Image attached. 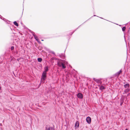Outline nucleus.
<instances>
[{"label":"nucleus","instance_id":"f257e3e1","mask_svg":"<svg viewBox=\"0 0 130 130\" xmlns=\"http://www.w3.org/2000/svg\"><path fill=\"white\" fill-rule=\"evenodd\" d=\"M44 69L45 71L43 72L41 78V83H44V82L43 81L45 80L46 78V72L48 70V67L47 66L45 67Z\"/></svg>","mask_w":130,"mask_h":130},{"label":"nucleus","instance_id":"f03ea898","mask_svg":"<svg viewBox=\"0 0 130 130\" xmlns=\"http://www.w3.org/2000/svg\"><path fill=\"white\" fill-rule=\"evenodd\" d=\"M67 62L66 61H64L63 62H59L57 63L59 67H62V68L63 69L65 68L66 67V65H67Z\"/></svg>","mask_w":130,"mask_h":130},{"label":"nucleus","instance_id":"7ed1b4c3","mask_svg":"<svg viewBox=\"0 0 130 130\" xmlns=\"http://www.w3.org/2000/svg\"><path fill=\"white\" fill-rule=\"evenodd\" d=\"M86 121L87 122L89 123L90 124L91 122V118L89 117H87L86 118Z\"/></svg>","mask_w":130,"mask_h":130},{"label":"nucleus","instance_id":"20e7f679","mask_svg":"<svg viewBox=\"0 0 130 130\" xmlns=\"http://www.w3.org/2000/svg\"><path fill=\"white\" fill-rule=\"evenodd\" d=\"M77 96L78 98L80 99H82L83 98V95L80 93H79L78 94Z\"/></svg>","mask_w":130,"mask_h":130},{"label":"nucleus","instance_id":"39448f33","mask_svg":"<svg viewBox=\"0 0 130 130\" xmlns=\"http://www.w3.org/2000/svg\"><path fill=\"white\" fill-rule=\"evenodd\" d=\"M79 126V123L78 121H77L75 124V129L78 128Z\"/></svg>","mask_w":130,"mask_h":130},{"label":"nucleus","instance_id":"423d86ee","mask_svg":"<svg viewBox=\"0 0 130 130\" xmlns=\"http://www.w3.org/2000/svg\"><path fill=\"white\" fill-rule=\"evenodd\" d=\"M46 130H54V129L52 127L47 126L46 128Z\"/></svg>","mask_w":130,"mask_h":130},{"label":"nucleus","instance_id":"0eeeda50","mask_svg":"<svg viewBox=\"0 0 130 130\" xmlns=\"http://www.w3.org/2000/svg\"><path fill=\"white\" fill-rule=\"evenodd\" d=\"M129 85L128 84H127L124 85V87L125 88H128L129 87Z\"/></svg>","mask_w":130,"mask_h":130},{"label":"nucleus","instance_id":"6e6552de","mask_svg":"<svg viewBox=\"0 0 130 130\" xmlns=\"http://www.w3.org/2000/svg\"><path fill=\"white\" fill-rule=\"evenodd\" d=\"M34 37H35V39L37 41V42L39 43H40V42L39 41V39H38L37 37L35 35H34Z\"/></svg>","mask_w":130,"mask_h":130},{"label":"nucleus","instance_id":"1a4fd4ad","mask_svg":"<svg viewBox=\"0 0 130 130\" xmlns=\"http://www.w3.org/2000/svg\"><path fill=\"white\" fill-rule=\"evenodd\" d=\"M122 72V71L121 70H120L116 74V75H117L118 76L119 74L121 73V72Z\"/></svg>","mask_w":130,"mask_h":130},{"label":"nucleus","instance_id":"9d476101","mask_svg":"<svg viewBox=\"0 0 130 130\" xmlns=\"http://www.w3.org/2000/svg\"><path fill=\"white\" fill-rule=\"evenodd\" d=\"M42 60V59L41 58H39L38 59V61L39 62H41Z\"/></svg>","mask_w":130,"mask_h":130},{"label":"nucleus","instance_id":"9b49d317","mask_svg":"<svg viewBox=\"0 0 130 130\" xmlns=\"http://www.w3.org/2000/svg\"><path fill=\"white\" fill-rule=\"evenodd\" d=\"M14 24L15 25L17 26H18V23L16 21H14L13 22Z\"/></svg>","mask_w":130,"mask_h":130},{"label":"nucleus","instance_id":"f8f14e48","mask_svg":"<svg viewBox=\"0 0 130 130\" xmlns=\"http://www.w3.org/2000/svg\"><path fill=\"white\" fill-rule=\"evenodd\" d=\"M104 86H101L100 87V89H101V90H103L104 89Z\"/></svg>","mask_w":130,"mask_h":130},{"label":"nucleus","instance_id":"ddd939ff","mask_svg":"<svg viewBox=\"0 0 130 130\" xmlns=\"http://www.w3.org/2000/svg\"><path fill=\"white\" fill-rule=\"evenodd\" d=\"M129 91V89H128V88H126V89L125 90V92H128Z\"/></svg>","mask_w":130,"mask_h":130},{"label":"nucleus","instance_id":"4468645a","mask_svg":"<svg viewBox=\"0 0 130 130\" xmlns=\"http://www.w3.org/2000/svg\"><path fill=\"white\" fill-rule=\"evenodd\" d=\"M126 29V28L125 27H124L122 28V31H125V29Z\"/></svg>","mask_w":130,"mask_h":130},{"label":"nucleus","instance_id":"2eb2a0df","mask_svg":"<svg viewBox=\"0 0 130 130\" xmlns=\"http://www.w3.org/2000/svg\"><path fill=\"white\" fill-rule=\"evenodd\" d=\"M95 81L97 83H99L100 81L98 79H96L95 80Z\"/></svg>","mask_w":130,"mask_h":130},{"label":"nucleus","instance_id":"dca6fc26","mask_svg":"<svg viewBox=\"0 0 130 130\" xmlns=\"http://www.w3.org/2000/svg\"><path fill=\"white\" fill-rule=\"evenodd\" d=\"M14 49V47L13 46H12L11 47V50H13Z\"/></svg>","mask_w":130,"mask_h":130},{"label":"nucleus","instance_id":"f3484780","mask_svg":"<svg viewBox=\"0 0 130 130\" xmlns=\"http://www.w3.org/2000/svg\"><path fill=\"white\" fill-rule=\"evenodd\" d=\"M52 53L54 54H55V53H54V52H52Z\"/></svg>","mask_w":130,"mask_h":130},{"label":"nucleus","instance_id":"a211bd4d","mask_svg":"<svg viewBox=\"0 0 130 130\" xmlns=\"http://www.w3.org/2000/svg\"><path fill=\"white\" fill-rule=\"evenodd\" d=\"M125 130H128L127 129H126Z\"/></svg>","mask_w":130,"mask_h":130},{"label":"nucleus","instance_id":"6ab92c4d","mask_svg":"<svg viewBox=\"0 0 130 130\" xmlns=\"http://www.w3.org/2000/svg\"><path fill=\"white\" fill-rule=\"evenodd\" d=\"M94 16H96V15H94Z\"/></svg>","mask_w":130,"mask_h":130},{"label":"nucleus","instance_id":"aec40b11","mask_svg":"<svg viewBox=\"0 0 130 130\" xmlns=\"http://www.w3.org/2000/svg\"><path fill=\"white\" fill-rule=\"evenodd\" d=\"M1 87H0V90H1Z\"/></svg>","mask_w":130,"mask_h":130},{"label":"nucleus","instance_id":"412c9836","mask_svg":"<svg viewBox=\"0 0 130 130\" xmlns=\"http://www.w3.org/2000/svg\"><path fill=\"white\" fill-rule=\"evenodd\" d=\"M42 41H43V40H42Z\"/></svg>","mask_w":130,"mask_h":130}]
</instances>
